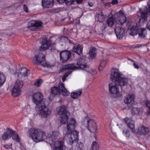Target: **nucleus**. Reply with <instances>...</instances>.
<instances>
[{
  "label": "nucleus",
  "mask_w": 150,
  "mask_h": 150,
  "mask_svg": "<svg viewBox=\"0 0 150 150\" xmlns=\"http://www.w3.org/2000/svg\"><path fill=\"white\" fill-rule=\"evenodd\" d=\"M28 133L29 137L35 142H38L46 139V142L51 146V143L59 141V139L61 138V135L58 131H53L48 135L46 134L44 132H38L37 129L33 128L30 129Z\"/></svg>",
  "instance_id": "1"
},
{
  "label": "nucleus",
  "mask_w": 150,
  "mask_h": 150,
  "mask_svg": "<svg viewBox=\"0 0 150 150\" xmlns=\"http://www.w3.org/2000/svg\"><path fill=\"white\" fill-rule=\"evenodd\" d=\"M33 102L36 105L35 109L39 112V115L41 117H47L51 113V111L46 106L49 104L47 100L43 98L42 93L38 91L33 94L31 97Z\"/></svg>",
  "instance_id": "2"
},
{
  "label": "nucleus",
  "mask_w": 150,
  "mask_h": 150,
  "mask_svg": "<svg viewBox=\"0 0 150 150\" xmlns=\"http://www.w3.org/2000/svg\"><path fill=\"white\" fill-rule=\"evenodd\" d=\"M77 125L76 120L74 118L70 119L67 127V130L63 131L65 136H67L66 140L67 144H72L74 141H76L78 138V132L74 130Z\"/></svg>",
  "instance_id": "3"
},
{
  "label": "nucleus",
  "mask_w": 150,
  "mask_h": 150,
  "mask_svg": "<svg viewBox=\"0 0 150 150\" xmlns=\"http://www.w3.org/2000/svg\"><path fill=\"white\" fill-rule=\"evenodd\" d=\"M110 79L118 85L124 86L127 84L128 79L122 76V74L118 70H114L111 72Z\"/></svg>",
  "instance_id": "4"
},
{
  "label": "nucleus",
  "mask_w": 150,
  "mask_h": 150,
  "mask_svg": "<svg viewBox=\"0 0 150 150\" xmlns=\"http://www.w3.org/2000/svg\"><path fill=\"white\" fill-rule=\"evenodd\" d=\"M23 84L22 80L20 79L16 80L11 91L12 95L13 96L17 97L20 95Z\"/></svg>",
  "instance_id": "5"
},
{
  "label": "nucleus",
  "mask_w": 150,
  "mask_h": 150,
  "mask_svg": "<svg viewBox=\"0 0 150 150\" xmlns=\"http://www.w3.org/2000/svg\"><path fill=\"white\" fill-rule=\"evenodd\" d=\"M147 2L149 8V11L147 8L145 6L143 9H140L139 12L137 13L138 16L141 17L140 20L142 19L144 22L147 20V16L150 14V1L147 0Z\"/></svg>",
  "instance_id": "6"
},
{
  "label": "nucleus",
  "mask_w": 150,
  "mask_h": 150,
  "mask_svg": "<svg viewBox=\"0 0 150 150\" xmlns=\"http://www.w3.org/2000/svg\"><path fill=\"white\" fill-rule=\"evenodd\" d=\"M86 57L84 56H82L79 58L76 64L77 66V69L80 68L82 69H85V70L88 73L92 74L95 71V70H92L91 69L87 67L86 64Z\"/></svg>",
  "instance_id": "7"
},
{
  "label": "nucleus",
  "mask_w": 150,
  "mask_h": 150,
  "mask_svg": "<svg viewBox=\"0 0 150 150\" xmlns=\"http://www.w3.org/2000/svg\"><path fill=\"white\" fill-rule=\"evenodd\" d=\"M109 92L112 94L115 95L117 97L121 96L122 94L119 91L117 85L115 83L113 82L109 84Z\"/></svg>",
  "instance_id": "8"
},
{
  "label": "nucleus",
  "mask_w": 150,
  "mask_h": 150,
  "mask_svg": "<svg viewBox=\"0 0 150 150\" xmlns=\"http://www.w3.org/2000/svg\"><path fill=\"white\" fill-rule=\"evenodd\" d=\"M84 121L87 123V128L90 132L94 133L96 131L97 126L96 122L93 120H88V117H86L85 118Z\"/></svg>",
  "instance_id": "9"
},
{
  "label": "nucleus",
  "mask_w": 150,
  "mask_h": 150,
  "mask_svg": "<svg viewBox=\"0 0 150 150\" xmlns=\"http://www.w3.org/2000/svg\"><path fill=\"white\" fill-rule=\"evenodd\" d=\"M42 25V23L40 21H31L28 23L27 28L28 30L35 31L37 29V27H41Z\"/></svg>",
  "instance_id": "10"
},
{
  "label": "nucleus",
  "mask_w": 150,
  "mask_h": 150,
  "mask_svg": "<svg viewBox=\"0 0 150 150\" xmlns=\"http://www.w3.org/2000/svg\"><path fill=\"white\" fill-rule=\"evenodd\" d=\"M135 95L133 93H130L125 97L124 102L128 106H132L135 104Z\"/></svg>",
  "instance_id": "11"
},
{
  "label": "nucleus",
  "mask_w": 150,
  "mask_h": 150,
  "mask_svg": "<svg viewBox=\"0 0 150 150\" xmlns=\"http://www.w3.org/2000/svg\"><path fill=\"white\" fill-rule=\"evenodd\" d=\"M115 16L117 19V23L122 25L126 21V19L124 14L122 11H120L115 13Z\"/></svg>",
  "instance_id": "12"
},
{
  "label": "nucleus",
  "mask_w": 150,
  "mask_h": 150,
  "mask_svg": "<svg viewBox=\"0 0 150 150\" xmlns=\"http://www.w3.org/2000/svg\"><path fill=\"white\" fill-rule=\"evenodd\" d=\"M45 56L44 54L41 52H39L35 54L33 60L35 64L40 65L45 61Z\"/></svg>",
  "instance_id": "13"
},
{
  "label": "nucleus",
  "mask_w": 150,
  "mask_h": 150,
  "mask_svg": "<svg viewBox=\"0 0 150 150\" xmlns=\"http://www.w3.org/2000/svg\"><path fill=\"white\" fill-rule=\"evenodd\" d=\"M71 56V52L66 50L60 52V60L62 62L67 61Z\"/></svg>",
  "instance_id": "14"
},
{
  "label": "nucleus",
  "mask_w": 150,
  "mask_h": 150,
  "mask_svg": "<svg viewBox=\"0 0 150 150\" xmlns=\"http://www.w3.org/2000/svg\"><path fill=\"white\" fill-rule=\"evenodd\" d=\"M51 145L52 147L53 145L54 146V148L53 150H64L65 148L64 142L62 140L51 143Z\"/></svg>",
  "instance_id": "15"
},
{
  "label": "nucleus",
  "mask_w": 150,
  "mask_h": 150,
  "mask_svg": "<svg viewBox=\"0 0 150 150\" xmlns=\"http://www.w3.org/2000/svg\"><path fill=\"white\" fill-rule=\"evenodd\" d=\"M11 132V136L12 139L14 141L19 143V144L20 146L21 149L22 150H25V147L24 145L21 143L20 142V137L18 135L17 133L12 130Z\"/></svg>",
  "instance_id": "16"
},
{
  "label": "nucleus",
  "mask_w": 150,
  "mask_h": 150,
  "mask_svg": "<svg viewBox=\"0 0 150 150\" xmlns=\"http://www.w3.org/2000/svg\"><path fill=\"white\" fill-rule=\"evenodd\" d=\"M123 120L125 122L127 126L132 129V132L134 133L135 130L134 128L135 124L134 122L131 119L126 118L123 119Z\"/></svg>",
  "instance_id": "17"
},
{
  "label": "nucleus",
  "mask_w": 150,
  "mask_h": 150,
  "mask_svg": "<svg viewBox=\"0 0 150 150\" xmlns=\"http://www.w3.org/2000/svg\"><path fill=\"white\" fill-rule=\"evenodd\" d=\"M29 73V71L26 68H23L21 69L19 74L17 72H15L14 73V74L16 77H20L21 76V77H22L23 76L25 77L27 76Z\"/></svg>",
  "instance_id": "18"
},
{
  "label": "nucleus",
  "mask_w": 150,
  "mask_h": 150,
  "mask_svg": "<svg viewBox=\"0 0 150 150\" xmlns=\"http://www.w3.org/2000/svg\"><path fill=\"white\" fill-rule=\"evenodd\" d=\"M12 130L9 128L6 129V131L4 132L2 134L1 139L3 141H6L8 140L11 137Z\"/></svg>",
  "instance_id": "19"
},
{
  "label": "nucleus",
  "mask_w": 150,
  "mask_h": 150,
  "mask_svg": "<svg viewBox=\"0 0 150 150\" xmlns=\"http://www.w3.org/2000/svg\"><path fill=\"white\" fill-rule=\"evenodd\" d=\"M115 33L117 38L121 39L124 35V30L121 27H116L115 29Z\"/></svg>",
  "instance_id": "20"
},
{
  "label": "nucleus",
  "mask_w": 150,
  "mask_h": 150,
  "mask_svg": "<svg viewBox=\"0 0 150 150\" xmlns=\"http://www.w3.org/2000/svg\"><path fill=\"white\" fill-rule=\"evenodd\" d=\"M56 112L57 114L60 116L69 113L66 110V107L64 105H62L58 107L56 109Z\"/></svg>",
  "instance_id": "21"
},
{
  "label": "nucleus",
  "mask_w": 150,
  "mask_h": 150,
  "mask_svg": "<svg viewBox=\"0 0 150 150\" xmlns=\"http://www.w3.org/2000/svg\"><path fill=\"white\" fill-rule=\"evenodd\" d=\"M42 4L44 8H51L54 5V0H42Z\"/></svg>",
  "instance_id": "22"
},
{
  "label": "nucleus",
  "mask_w": 150,
  "mask_h": 150,
  "mask_svg": "<svg viewBox=\"0 0 150 150\" xmlns=\"http://www.w3.org/2000/svg\"><path fill=\"white\" fill-rule=\"evenodd\" d=\"M59 88H61L60 93L63 96H67L69 95V92L65 88L63 83L61 82L59 83Z\"/></svg>",
  "instance_id": "23"
},
{
  "label": "nucleus",
  "mask_w": 150,
  "mask_h": 150,
  "mask_svg": "<svg viewBox=\"0 0 150 150\" xmlns=\"http://www.w3.org/2000/svg\"><path fill=\"white\" fill-rule=\"evenodd\" d=\"M52 42L50 40H47L44 42L40 47L41 51H44L48 49L51 46Z\"/></svg>",
  "instance_id": "24"
},
{
  "label": "nucleus",
  "mask_w": 150,
  "mask_h": 150,
  "mask_svg": "<svg viewBox=\"0 0 150 150\" xmlns=\"http://www.w3.org/2000/svg\"><path fill=\"white\" fill-rule=\"evenodd\" d=\"M115 23H117V19L115 14L108 18L107 21V23L108 26L112 27Z\"/></svg>",
  "instance_id": "25"
},
{
  "label": "nucleus",
  "mask_w": 150,
  "mask_h": 150,
  "mask_svg": "<svg viewBox=\"0 0 150 150\" xmlns=\"http://www.w3.org/2000/svg\"><path fill=\"white\" fill-rule=\"evenodd\" d=\"M83 47L81 45H75L72 51L79 55H81L82 52Z\"/></svg>",
  "instance_id": "26"
},
{
  "label": "nucleus",
  "mask_w": 150,
  "mask_h": 150,
  "mask_svg": "<svg viewBox=\"0 0 150 150\" xmlns=\"http://www.w3.org/2000/svg\"><path fill=\"white\" fill-rule=\"evenodd\" d=\"M64 70H75L77 69V67L74 64H70L63 65L62 67Z\"/></svg>",
  "instance_id": "27"
},
{
  "label": "nucleus",
  "mask_w": 150,
  "mask_h": 150,
  "mask_svg": "<svg viewBox=\"0 0 150 150\" xmlns=\"http://www.w3.org/2000/svg\"><path fill=\"white\" fill-rule=\"evenodd\" d=\"M148 131L149 129L147 128L142 126L139 128L138 133L139 134L145 135Z\"/></svg>",
  "instance_id": "28"
},
{
  "label": "nucleus",
  "mask_w": 150,
  "mask_h": 150,
  "mask_svg": "<svg viewBox=\"0 0 150 150\" xmlns=\"http://www.w3.org/2000/svg\"><path fill=\"white\" fill-rule=\"evenodd\" d=\"M69 113L60 116V121L62 124H64L67 122L69 117Z\"/></svg>",
  "instance_id": "29"
},
{
  "label": "nucleus",
  "mask_w": 150,
  "mask_h": 150,
  "mask_svg": "<svg viewBox=\"0 0 150 150\" xmlns=\"http://www.w3.org/2000/svg\"><path fill=\"white\" fill-rule=\"evenodd\" d=\"M60 88L58 87L54 86L51 88V93L53 95H59L60 93Z\"/></svg>",
  "instance_id": "30"
},
{
  "label": "nucleus",
  "mask_w": 150,
  "mask_h": 150,
  "mask_svg": "<svg viewBox=\"0 0 150 150\" xmlns=\"http://www.w3.org/2000/svg\"><path fill=\"white\" fill-rule=\"evenodd\" d=\"M82 93L81 90H79L71 92V97L73 99L77 98L80 96Z\"/></svg>",
  "instance_id": "31"
},
{
  "label": "nucleus",
  "mask_w": 150,
  "mask_h": 150,
  "mask_svg": "<svg viewBox=\"0 0 150 150\" xmlns=\"http://www.w3.org/2000/svg\"><path fill=\"white\" fill-rule=\"evenodd\" d=\"M138 30L137 28L136 27L134 28L133 27L131 28H129L127 30V31L129 35H135L137 34L138 32Z\"/></svg>",
  "instance_id": "32"
},
{
  "label": "nucleus",
  "mask_w": 150,
  "mask_h": 150,
  "mask_svg": "<svg viewBox=\"0 0 150 150\" xmlns=\"http://www.w3.org/2000/svg\"><path fill=\"white\" fill-rule=\"evenodd\" d=\"M139 36L142 38H144L146 35V31L144 28H140L138 30Z\"/></svg>",
  "instance_id": "33"
},
{
  "label": "nucleus",
  "mask_w": 150,
  "mask_h": 150,
  "mask_svg": "<svg viewBox=\"0 0 150 150\" xmlns=\"http://www.w3.org/2000/svg\"><path fill=\"white\" fill-rule=\"evenodd\" d=\"M142 111V109L136 108H133L132 110V113L134 115L141 114Z\"/></svg>",
  "instance_id": "34"
},
{
  "label": "nucleus",
  "mask_w": 150,
  "mask_h": 150,
  "mask_svg": "<svg viewBox=\"0 0 150 150\" xmlns=\"http://www.w3.org/2000/svg\"><path fill=\"white\" fill-rule=\"evenodd\" d=\"M89 54L91 58H94L96 56V50L95 48L92 47L90 49Z\"/></svg>",
  "instance_id": "35"
},
{
  "label": "nucleus",
  "mask_w": 150,
  "mask_h": 150,
  "mask_svg": "<svg viewBox=\"0 0 150 150\" xmlns=\"http://www.w3.org/2000/svg\"><path fill=\"white\" fill-rule=\"evenodd\" d=\"M99 148L98 144L95 141H93L90 148L91 150H99Z\"/></svg>",
  "instance_id": "36"
},
{
  "label": "nucleus",
  "mask_w": 150,
  "mask_h": 150,
  "mask_svg": "<svg viewBox=\"0 0 150 150\" xmlns=\"http://www.w3.org/2000/svg\"><path fill=\"white\" fill-rule=\"evenodd\" d=\"M75 0H57L59 3L64 2L67 5H70L73 4Z\"/></svg>",
  "instance_id": "37"
},
{
  "label": "nucleus",
  "mask_w": 150,
  "mask_h": 150,
  "mask_svg": "<svg viewBox=\"0 0 150 150\" xmlns=\"http://www.w3.org/2000/svg\"><path fill=\"white\" fill-rule=\"evenodd\" d=\"M96 19H98L100 22L103 21L105 19V17L103 13L101 12H100L96 17Z\"/></svg>",
  "instance_id": "38"
},
{
  "label": "nucleus",
  "mask_w": 150,
  "mask_h": 150,
  "mask_svg": "<svg viewBox=\"0 0 150 150\" xmlns=\"http://www.w3.org/2000/svg\"><path fill=\"white\" fill-rule=\"evenodd\" d=\"M122 134L126 137V139H128L130 137V132L127 129H124L123 130Z\"/></svg>",
  "instance_id": "39"
},
{
  "label": "nucleus",
  "mask_w": 150,
  "mask_h": 150,
  "mask_svg": "<svg viewBox=\"0 0 150 150\" xmlns=\"http://www.w3.org/2000/svg\"><path fill=\"white\" fill-rule=\"evenodd\" d=\"M83 144L80 142H77L76 145L75 147V149L76 150H81L83 149Z\"/></svg>",
  "instance_id": "40"
},
{
  "label": "nucleus",
  "mask_w": 150,
  "mask_h": 150,
  "mask_svg": "<svg viewBox=\"0 0 150 150\" xmlns=\"http://www.w3.org/2000/svg\"><path fill=\"white\" fill-rule=\"evenodd\" d=\"M68 40V39L67 37H64L57 39L56 40V42H59V43L62 45L63 43L67 41Z\"/></svg>",
  "instance_id": "41"
},
{
  "label": "nucleus",
  "mask_w": 150,
  "mask_h": 150,
  "mask_svg": "<svg viewBox=\"0 0 150 150\" xmlns=\"http://www.w3.org/2000/svg\"><path fill=\"white\" fill-rule=\"evenodd\" d=\"M6 78L4 74L0 72V86H2L5 81Z\"/></svg>",
  "instance_id": "42"
},
{
  "label": "nucleus",
  "mask_w": 150,
  "mask_h": 150,
  "mask_svg": "<svg viewBox=\"0 0 150 150\" xmlns=\"http://www.w3.org/2000/svg\"><path fill=\"white\" fill-rule=\"evenodd\" d=\"M106 63V61L104 60L102 61L100 63V65L98 67V69L99 71H100L103 70L105 67Z\"/></svg>",
  "instance_id": "43"
},
{
  "label": "nucleus",
  "mask_w": 150,
  "mask_h": 150,
  "mask_svg": "<svg viewBox=\"0 0 150 150\" xmlns=\"http://www.w3.org/2000/svg\"><path fill=\"white\" fill-rule=\"evenodd\" d=\"M41 64L42 66L44 67H46L47 68L50 67L52 65L50 64L49 62H47L45 60L44 62H42Z\"/></svg>",
  "instance_id": "44"
},
{
  "label": "nucleus",
  "mask_w": 150,
  "mask_h": 150,
  "mask_svg": "<svg viewBox=\"0 0 150 150\" xmlns=\"http://www.w3.org/2000/svg\"><path fill=\"white\" fill-rule=\"evenodd\" d=\"M147 107L149 109L147 111L146 115H150V101L146 100L144 102Z\"/></svg>",
  "instance_id": "45"
},
{
  "label": "nucleus",
  "mask_w": 150,
  "mask_h": 150,
  "mask_svg": "<svg viewBox=\"0 0 150 150\" xmlns=\"http://www.w3.org/2000/svg\"><path fill=\"white\" fill-rule=\"evenodd\" d=\"M42 82V80L41 79H39L34 83V85L36 87H39L41 85Z\"/></svg>",
  "instance_id": "46"
},
{
  "label": "nucleus",
  "mask_w": 150,
  "mask_h": 150,
  "mask_svg": "<svg viewBox=\"0 0 150 150\" xmlns=\"http://www.w3.org/2000/svg\"><path fill=\"white\" fill-rule=\"evenodd\" d=\"M72 71H71L70 72H67L64 75L62 78V80L63 82H64V81L66 78L68 76L69 74Z\"/></svg>",
  "instance_id": "47"
},
{
  "label": "nucleus",
  "mask_w": 150,
  "mask_h": 150,
  "mask_svg": "<svg viewBox=\"0 0 150 150\" xmlns=\"http://www.w3.org/2000/svg\"><path fill=\"white\" fill-rule=\"evenodd\" d=\"M111 3L113 5H115L117 4L118 3V1L117 0H113L112 1L110 2H108L106 4V6H108Z\"/></svg>",
  "instance_id": "48"
},
{
  "label": "nucleus",
  "mask_w": 150,
  "mask_h": 150,
  "mask_svg": "<svg viewBox=\"0 0 150 150\" xmlns=\"http://www.w3.org/2000/svg\"><path fill=\"white\" fill-rule=\"evenodd\" d=\"M12 145L11 144H8L3 145V146L7 149H9L12 148Z\"/></svg>",
  "instance_id": "49"
},
{
  "label": "nucleus",
  "mask_w": 150,
  "mask_h": 150,
  "mask_svg": "<svg viewBox=\"0 0 150 150\" xmlns=\"http://www.w3.org/2000/svg\"><path fill=\"white\" fill-rule=\"evenodd\" d=\"M23 7L24 11L25 12L27 13L28 12V7L26 5L24 4L23 5Z\"/></svg>",
  "instance_id": "50"
},
{
  "label": "nucleus",
  "mask_w": 150,
  "mask_h": 150,
  "mask_svg": "<svg viewBox=\"0 0 150 150\" xmlns=\"http://www.w3.org/2000/svg\"><path fill=\"white\" fill-rule=\"evenodd\" d=\"M147 28L150 30V20L148 21L147 25Z\"/></svg>",
  "instance_id": "51"
},
{
  "label": "nucleus",
  "mask_w": 150,
  "mask_h": 150,
  "mask_svg": "<svg viewBox=\"0 0 150 150\" xmlns=\"http://www.w3.org/2000/svg\"><path fill=\"white\" fill-rule=\"evenodd\" d=\"M133 64L134 65V67L135 68L138 69L139 68V66L133 63Z\"/></svg>",
  "instance_id": "52"
},
{
  "label": "nucleus",
  "mask_w": 150,
  "mask_h": 150,
  "mask_svg": "<svg viewBox=\"0 0 150 150\" xmlns=\"http://www.w3.org/2000/svg\"><path fill=\"white\" fill-rule=\"evenodd\" d=\"M26 107H27V108H26L27 109H28L30 108V106L28 104L26 105Z\"/></svg>",
  "instance_id": "53"
},
{
  "label": "nucleus",
  "mask_w": 150,
  "mask_h": 150,
  "mask_svg": "<svg viewBox=\"0 0 150 150\" xmlns=\"http://www.w3.org/2000/svg\"><path fill=\"white\" fill-rule=\"evenodd\" d=\"M92 3H88V4L90 6H92Z\"/></svg>",
  "instance_id": "54"
},
{
  "label": "nucleus",
  "mask_w": 150,
  "mask_h": 150,
  "mask_svg": "<svg viewBox=\"0 0 150 150\" xmlns=\"http://www.w3.org/2000/svg\"><path fill=\"white\" fill-rule=\"evenodd\" d=\"M121 125V124H120V123H119L118 124H117V125Z\"/></svg>",
  "instance_id": "55"
},
{
  "label": "nucleus",
  "mask_w": 150,
  "mask_h": 150,
  "mask_svg": "<svg viewBox=\"0 0 150 150\" xmlns=\"http://www.w3.org/2000/svg\"><path fill=\"white\" fill-rule=\"evenodd\" d=\"M95 138L96 140L97 141V139L96 138V137H95Z\"/></svg>",
  "instance_id": "56"
},
{
  "label": "nucleus",
  "mask_w": 150,
  "mask_h": 150,
  "mask_svg": "<svg viewBox=\"0 0 150 150\" xmlns=\"http://www.w3.org/2000/svg\"><path fill=\"white\" fill-rule=\"evenodd\" d=\"M113 134H114L115 135L116 133H113Z\"/></svg>",
  "instance_id": "57"
}]
</instances>
